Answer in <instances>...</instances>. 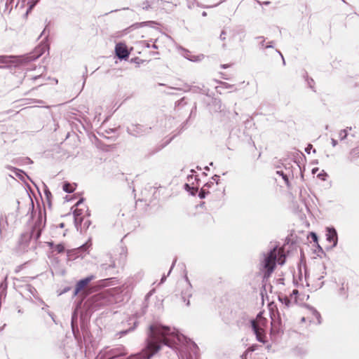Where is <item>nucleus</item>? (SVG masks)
Listing matches in <instances>:
<instances>
[{
  "label": "nucleus",
  "instance_id": "20e7f679",
  "mask_svg": "<svg viewBox=\"0 0 359 359\" xmlns=\"http://www.w3.org/2000/svg\"><path fill=\"white\" fill-rule=\"evenodd\" d=\"M326 231L327 241L332 243V246L335 247L337 245L338 241L337 233L335 229L333 227H327Z\"/></svg>",
  "mask_w": 359,
  "mask_h": 359
},
{
  "label": "nucleus",
  "instance_id": "a878e982",
  "mask_svg": "<svg viewBox=\"0 0 359 359\" xmlns=\"http://www.w3.org/2000/svg\"><path fill=\"white\" fill-rule=\"evenodd\" d=\"M323 277V276H320V277L318 278V280H321V278H322Z\"/></svg>",
  "mask_w": 359,
  "mask_h": 359
},
{
  "label": "nucleus",
  "instance_id": "bb28decb",
  "mask_svg": "<svg viewBox=\"0 0 359 359\" xmlns=\"http://www.w3.org/2000/svg\"><path fill=\"white\" fill-rule=\"evenodd\" d=\"M271 47H272V46H271V45L266 46V48H271Z\"/></svg>",
  "mask_w": 359,
  "mask_h": 359
},
{
  "label": "nucleus",
  "instance_id": "f3484780",
  "mask_svg": "<svg viewBox=\"0 0 359 359\" xmlns=\"http://www.w3.org/2000/svg\"><path fill=\"white\" fill-rule=\"evenodd\" d=\"M310 235H311V238H313V241L317 243L318 242L317 235L313 232H311Z\"/></svg>",
  "mask_w": 359,
  "mask_h": 359
},
{
  "label": "nucleus",
  "instance_id": "9d476101",
  "mask_svg": "<svg viewBox=\"0 0 359 359\" xmlns=\"http://www.w3.org/2000/svg\"><path fill=\"white\" fill-rule=\"evenodd\" d=\"M75 189V186L74 184H71L69 183H65L64 185H63V190L65 191V192H67V193H72L74 191Z\"/></svg>",
  "mask_w": 359,
  "mask_h": 359
},
{
  "label": "nucleus",
  "instance_id": "2f4dec72",
  "mask_svg": "<svg viewBox=\"0 0 359 359\" xmlns=\"http://www.w3.org/2000/svg\"><path fill=\"white\" fill-rule=\"evenodd\" d=\"M308 150H310V148H309V147H308V148H306V151L307 152H309V151H308Z\"/></svg>",
  "mask_w": 359,
  "mask_h": 359
},
{
  "label": "nucleus",
  "instance_id": "cd10ccee",
  "mask_svg": "<svg viewBox=\"0 0 359 359\" xmlns=\"http://www.w3.org/2000/svg\"><path fill=\"white\" fill-rule=\"evenodd\" d=\"M279 55H280L281 57H283V55H282L281 53H279Z\"/></svg>",
  "mask_w": 359,
  "mask_h": 359
},
{
  "label": "nucleus",
  "instance_id": "f8f14e48",
  "mask_svg": "<svg viewBox=\"0 0 359 359\" xmlns=\"http://www.w3.org/2000/svg\"><path fill=\"white\" fill-rule=\"evenodd\" d=\"M204 57L203 55H194V56H191V57H189V60H190L191 61H194V62H198V61H201L203 58Z\"/></svg>",
  "mask_w": 359,
  "mask_h": 359
},
{
  "label": "nucleus",
  "instance_id": "4468645a",
  "mask_svg": "<svg viewBox=\"0 0 359 359\" xmlns=\"http://www.w3.org/2000/svg\"><path fill=\"white\" fill-rule=\"evenodd\" d=\"M46 48V45H42L40 47L38 48L39 50L38 51H40V53L38 54L35 57L34 59L37 58L39 57V55H42L43 54V50Z\"/></svg>",
  "mask_w": 359,
  "mask_h": 359
},
{
  "label": "nucleus",
  "instance_id": "b1692460",
  "mask_svg": "<svg viewBox=\"0 0 359 359\" xmlns=\"http://www.w3.org/2000/svg\"><path fill=\"white\" fill-rule=\"evenodd\" d=\"M60 228H63L64 227V224L63 223L60 224Z\"/></svg>",
  "mask_w": 359,
  "mask_h": 359
},
{
  "label": "nucleus",
  "instance_id": "f257e3e1",
  "mask_svg": "<svg viewBox=\"0 0 359 359\" xmlns=\"http://www.w3.org/2000/svg\"><path fill=\"white\" fill-rule=\"evenodd\" d=\"M150 341L147 348L141 353L131 356L129 359H149L161 348L159 343L171 346L177 343H184L186 338L175 329L168 327L151 325L150 327Z\"/></svg>",
  "mask_w": 359,
  "mask_h": 359
},
{
  "label": "nucleus",
  "instance_id": "9b49d317",
  "mask_svg": "<svg viewBox=\"0 0 359 359\" xmlns=\"http://www.w3.org/2000/svg\"><path fill=\"white\" fill-rule=\"evenodd\" d=\"M81 215V210L79 209H76L74 211V218H75V223H77L78 222H81V218H79V216Z\"/></svg>",
  "mask_w": 359,
  "mask_h": 359
},
{
  "label": "nucleus",
  "instance_id": "412c9836",
  "mask_svg": "<svg viewBox=\"0 0 359 359\" xmlns=\"http://www.w3.org/2000/svg\"><path fill=\"white\" fill-rule=\"evenodd\" d=\"M109 267H112V268L114 267V263L113 261L111 262V264H109Z\"/></svg>",
  "mask_w": 359,
  "mask_h": 359
},
{
  "label": "nucleus",
  "instance_id": "c85d7f7f",
  "mask_svg": "<svg viewBox=\"0 0 359 359\" xmlns=\"http://www.w3.org/2000/svg\"><path fill=\"white\" fill-rule=\"evenodd\" d=\"M279 55H280L281 57H283V55H282L281 53H279Z\"/></svg>",
  "mask_w": 359,
  "mask_h": 359
},
{
  "label": "nucleus",
  "instance_id": "1a4fd4ad",
  "mask_svg": "<svg viewBox=\"0 0 359 359\" xmlns=\"http://www.w3.org/2000/svg\"><path fill=\"white\" fill-rule=\"evenodd\" d=\"M308 311L313 316L310 318V321L317 322L318 323H320V316L318 313V312L312 308H309Z\"/></svg>",
  "mask_w": 359,
  "mask_h": 359
},
{
  "label": "nucleus",
  "instance_id": "5701e85b",
  "mask_svg": "<svg viewBox=\"0 0 359 359\" xmlns=\"http://www.w3.org/2000/svg\"><path fill=\"white\" fill-rule=\"evenodd\" d=\"M0 287L4 290L6 288V285H4V283H1Z\"/></svg>",
  "mask_w": 359,
  "mask_h": 359
},
{
  "label": "nucleus",
  "instance_id": "473e14b6",
  "mask_svg": "<svg viewBox=\"0 0 359 359\" xmlns=\"http://www.w3.org/2000/svg\"><path fill=\"white\" fill-rule=\"evenodd\" d=\"M308 150H310V148H309V147H308V148H306V151L307 152H309V151H308Z\"/></svg>",
  "mask_w": 359,
  "mask_h": 359
},
{
  "label": "nucleus",
  "instance_id": "7ed1b4c3",
  "mask_svg": "<svg viewBox=\"0 0 359 359\" xmlns=\"http://www.w3.org/2000/svg\"><path fill=\"white\" fill-rule=\"evenodd\" d=\"M267 320L259 313L256 318L252 321V327L259 341L264 342V328L266 326Z\"/></svg>",
  "mask_w": 359,
  "mask_h": 359
},
{
  "label": "nucleus",
  "instance_id": "f03ea898",
  "mask_svg": "<svg viewBox=\"0 0 359 359\" xmlns=\"http://www.w3.org/2000/svg\"><path fill=\"white\" fill-rule=\"evenodd\" d=\"M276 262L279 264H283L285 262L283 250L281 248H275L265 256L263 261V266L266 271L265 276H270L274 269Z\"/></svg>",
  "mask_w": 359,
  "mask_h": 359
},
{
  "label": "nucleus",
  "instance_id": "a211bd4d",
  "mask_svg": "<svg viewBox=\"0 0 359 359\" xmlns=\"http://www.w3.org/2000/svg\"><path fill=\"white\" fill-rule=\"evenodd\" d=\"M0 61L2 62H7V58L5 57H0Z\"/></svg>",
  "mask_w": 359,
  "mask_h": 359
},
{
  "label": "nucleus",
  "instance_id": "72a5a7b5",
  "mask_svg": "<svg viewBox=\"0 0 359 359\" xmlns=\"http://www.w3.org/2000/svg\"><path fill=\"white\" fill-rule=\"evenodd\" d=\"M81 203V201H79L77 203H76V205H79V204Z\"/></svg>",
  "mask_w": 359,
  "mask_h": 359
},
{
  "label": "nucleus",
  "instance_id": "6ab92c4d",
  "mask_svg": "<svg viewBox=\"0 0 359 359\" xmlns=\"http://www.w3.org/2000/svg\"><path fill=\"white\" fill-rule=\"evenodd\" d=\"M318 171V168H314L312 170V173L313 174H316Z\"/></svg>",
  "mask_w": 359,
  "mask_h": 359
},
{
  "label": "nucleus",
  "instance_id": "0eeeda50",
  "mask_svg": "<svg viewBox=\"0 0 359 359\" xmlns=\"http://www.w3.org/2000/svg\"><path fill=\"white\" fill-rule=\"evenodd\" d=\"M93 278L94 277L91 276L79 281L75 289L74 294L76 295L83 288H84L88 284L90 281H91L93 279Z\"/></svg>",
  "mask_w": 359,
  "mask_h": 359
},
{
  "label": "nucleus",
  "instance_id": "dca6fc26",
  "mask_svg": "<svg viewBox=\"0 0 359 359\" xmlns=\"http://www.w3.org/2000/svg\"><path fill=\"white\" fill-rule=\"evenodd\" d=\"M346 136H347V131L346 130H341L339 133V137L341 140L345 139L346 137Z\"/></svg>",
  "mask_w": 359,
  "mask_h": 359
},
{
  "label": "nucleus",
  "instance_id": "393cba45",
  "mask_svg": "<svg viewBox=\"0 0 359 359\" xmlns=\"http://www.w3.org/2000/svg\"><path fill=\"white\" fill-rule=\"evenodd\" d=\"M305 320H306L305 317H303V318H302V322H304Z\"/></svg>",
  "mask_w": 359,
  "mask_h": 359
},
{
  "label": "nucleus",
  "instance_id": "2eb2a0df",
  "mask_svg": "<svg viewBox=\"0 0 359 359\" xmlns=\"http://www.w3.org/2000/svg\"><path fill=\"white\" fill-rule=\"evenodd\" d=\"M326 176L327 174L324 172V170H322L320 173L317 175V177L323 180H325Z\"/></svg>",
  "mask_w": 359,
  "mask_h": 359
},
{
  "label": "nucleus",
  "instance_id": "423d86ee",
  "mask_svg": "<svg viewBox=\"0 0 359 359\" xmlns=\"http://www.w3.org/2000/svg\"><path fill=\"white\" fill-rule=\"evenodd\" d=\"M298 294L299 292L297 290H294L292 293L290 294V297L288 298L287 297L284 298H279V299L285 304L286 306H290L292 303H298Z\"/></svg>",
  "mask_w": 359,
  "mask_h": 359
},
{
  "label": "nucleus",
  "instance_id": "ddd939ff",
  "mask_svg": "<svg viewBox=\"0 0 359 359\" xmlns=\"http://www.w3.org/2000/svg\"><path fill=\"white\" fill-rule=\"evenodd\" d=\"M65 250V248L62 245H56L55 246V250L57 251V252L60 253V252H62Z\"/></svg>",
  "mask_w": 359,
  "mask_h": 359
},
{
  "label": "nucleus",
  "instance_id": "aec40b11",
  "mask_svg": "<svg viewBox=\"0 0 359 359\" xmlns=\"http://www.w3.org/2000/svg\"><path fill=\"white\" fill-rule=\"evenodd\" d=\"M332 144L333 147H335L337 145V141L334 139L332 140Z\"/></svg>",
  "mask_w": 359,
  "mask_h": 359
},
{
  "label": "nucleus",
  "instance_id": "4be33fe9",
  "mask_svg": "<svg viewBox=\"0 0 359 359\" xmlns=\"http://www.w3.org/2000/svg\"><path fill=\"white\" fill-rule=\"evenodd\" d=\"M37 1H38V0H34V3H33V4L30 6V8H32L34 6V5Z\"/></svg>",
  "mask_w": 359,
  "mask_h": 359
},
{
  "label": "nucleus",
  "instance_id": "6e6552de",
  "mask_svg": "<svg viewBox=\"0 0 359 359\" xmlns=\"http://www.w3.org/2000/svg\"><path fill=\"white\" fill-rule=\"evenodd\" d=\"M306 284L308 287H311L312 289L316 290L317 288H320L323 285L322 282H315L314 278L311 277L310 275H306Z\"/></svg>",
  "mask_w": 359,
  "mask_h": 359
},
{
  "label": "nucleus",
  "instance_id": "7c9ffc66",
  "mask_svg": "<svg viewBox=\"0 0 359 359\" xmlns=\"http://www.w3.org/2000/svg\"><path fill=\"white\" fill-rule=\"evenodd\" d=\"M279 55H280L281 57H283V55H282L281 53H279Z\"/></svg>",
  "mask_w": 359,
  "mask_h": 359
},
{
  "label": "nucleus",
  "instance_id": "39448f33",
  "mask_svg": "<svg viewBox=\"0 0 359 359\" xmlns=\"http://www.w3.org/2000/svg\"><path fill=\"white\" fill-rule=\"evenodd\" d=\"M115 51H116V55L120 59H125V58L128 57L129 55V52L127 49L126 46L122 43H119L116 44V48H115Z\"/></svg>",
  "mask_w": 359,
  "mask_h": 359
},
{
  "label": "nucleus",
  "instance_id": "c756f323",
  "mask_svg": "<svg viewBox=\"0 0 359 359\" xmlns=\"http://www.w3.org/2000/svg\"><path fill=\"white\" fill-rule=\"evenodd\" d=\"M279 55H280L281 57H283V55H282L281 53H279Z\"/></svg>",
  "mask_w": 359,
  "mask_h": 359
}]
</instances>
